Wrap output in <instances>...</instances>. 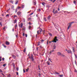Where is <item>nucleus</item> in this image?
Instances as JSON below:
<instances>
[{
  "instance_id": "de8ad7c7",
  "label": "nucleus",
  "mask_w": 77,
  "mask_h": 77,
  "mask_svg": "<svg viewBox=\"0 0 77 77\" xmlns=\"http://www.w3.org/2000/svg\"><path fill=\"white\" fill-rule=\"evenodd\" d=\"M16 70H17V71H18V68H16Z\"/></svg>"
},
{
  "instance_id": "f257e3e1",
  "label": "nucleus",
  "mask_w": 77,
  "mask_h": 77,
  "mask_svg": "<svg viewBox=\"0 0 77 77\" xmlns=\"http://www.w3.org/2000/svg\"><path fill=\"white\" fill-rule=\"evenodd\" d=\"M23 23L19 24V27H21V28H22L23 27Z\"/></svg>"
},
{
  "instance_id": "58836bf2",
  "label": "nucleus",
  "mask_w": 77,
  "mask_h": 77,
  "mask_svg": "<svg viewBox=\"0 0 77 77\" xmlns=\"http://www.w3.org/2000/svg\"><path fill=\"white\" fill-rule=\"evenodd\" d=\"M6 64H4L3 65V66H4L5 67V66H6Z\"/></svg>"
},
{
  "instance_id": "4468645a",
  "label": "nucleus",
  "mask_w": 77,
  "mask_h": 77,
  "mask_svg": "<svg viewBox=\"0 0 77 77\" xmlns=\"http://www.w3.org/2000/svg\"><path fill=\"white\" fill-rule=\"evenodd\" d=\"M9 2H10V3H14V1H9Z\"/></svg>"
},
{
  "instance_id": "69168bd1",
  "label": "nucleus",
  "mask_w": 77,
  "mask_h": 77,
  "mask_svg": "<svg viewBox=\"0 0 77 77\" xmlns=\"http://www.w3.org/2000/svg\"><path fill=\"white\" fill-rule=\"evenodd\" d=\"M0 24L1 26H2V23H1V22H0Z\"/></svg>"
},
{
  "instance_id": "393cba45",
  "label": "nucleus",
  "mask_w": 77,
  "mask_h": 77,
  "mask_svg": "<svg viewBox=\"0 0 77 77\" xmlns=\"http://www.w3.org/2000/svg\"><path fill=\"white\" fill-rule=\"evenodd\" d=\"M51 42H54L56 43V42H56V41H54H54H51Z\"/></svg>"
},
{
  "instance_id": "09e8293b",
  "label": "nucleus",
  "mask_w": 77,
  "mask_h": 77,
  "mask_svg": "<svg viewBox=\"0 0 77 77\" xmlns=\"http://www.w3.org/2000/svg\"><path fill=\"white\" fill-rule=\"evenodd\" d=\"M2 60H5V58H2Z\"/></svg>"
},
{
  "instance_id": "5fc2aeb1",
  "label": "nucleus",
  "mask_w": 77,
  "mask_h": 77,
  "mask_svg": "<svg viewBox=\"0 0 77 77\" xmlns=\"http://www.w3.org/2000/svg\"><path fill=\"white\" fill-rule=\"evenodd\" d=\"M2 20V18L0 17V20Z\"/></svg>"
},
{
  "instance_id": "412c9836",
  "label": "nucleus",
  "mask_w": 77,
  "mask_h": 77,
  "mask_svg": "<svg viewBox=\"0 0 77 77\" xmlns=\"http://www.w3.org/2000/svg\"><path fill=\"white\" fill-rule=\"evenodd\" d=\"M47 63L48 65H50V63L49 62V61L47 62Z\"/></svg>"
},
{
  "instance_id": "f03ea898",
  "label": "nucleus",
  "mask_w": 77,
  "mask_h": 77,
  "mask_svg": "<svg viewBox=\"0 0 77 77\" xmlns=\"http://www.w3.org/2000/svg\"><path fill=\"white\" fill-rule=\"evenodd\" d=\"M5 44L7 45H8L10 44V43L7 41H6Z\"/></svg>"
},
{
  "instance_id": "1a4fd4ad",
  "label": "nucleus",
  "mask_w": 77,
  "mask_h": 77,
  "mask_svg": "<svg viewBox=\"0 0 77 77\" xmlns=\"http://www.w3.org/2000/svg\"><path fill=\"white\" fill-rule=\"evenodd\" d=\"M57 54L58 55V56H61V53L59 52H58L57 53Z\"/></svg>"
},
{
  "instance_id": "9d476101",
  "label": "nucleus",
  "mask_w": 77,
  "mask_h": 77,
  "mask_svg": "<svg viewBox=\"0 0 77 77\" xmlns=\"http://www.w3.org/2000/svg\"><path fill=\"white\" fill-rule=\"evenodd\" d=\"M51 18V17L50 16V15H49L48 17V20H50Z\"/></svg>"
},
{
  "instance_id": "6e6d98bb",
  "label": "nucleus",
  "mask_w": 77,
  "mask_h": 77,
  "mask_svg": "<svg viewBox=\"0 0 77 77\" xmlns=\"http://www.w3.org/2000/svg\"><path fill=\"white\" fill-rule=\"evenodd\" d=\"M26 38L27 37V34H26Z\"/></svg>"
},
{
  "instance_id": "cd10ccee",
  "label": "nucleus",
  "mask_w": 77,
  "mask_h": 77,
  "mask_svg": "<svg viewBox=\"0 0 77 77\" xmlns=\"http://www.w3.org/2000/svg\"><path fill=\"white\" fill-rule=\"evenodd\" d=\"M9 17V15L8 14L6 15V17Z\"/></svg>"
},
{
  "instance_id": "6e6552de",
  "label": "nucleus",
  "mask_w": 77,
  "mask_h": 77,
  "mask_svg": "<svg viewBox=\"0 0 77 77\" xmlns=\"http://www.w3.org/2000/svg\"><path fill=\"white\" fill-rule=\"evenodd\" d=\"M71 27V24L70 23L68 27V29H69Z\"/></svg>"
},
{
  "instance_id": "0e129e2a",
  "label": "nucleus",
  "mask_w": 77,
  "mask_h": 77,
  "mask_svg": "<svg viewBox=\"0 0 77 77\" xmlns=\"http://www.w3.org/2000/svg\"><path fill=\"white\" fill-rule=\"evenodd\" d=\"M17 75H18V72H17Z\"/></svg>"
},
{
  "instance_id": "39448f33",
  "label": "nucleus",
  "mask_w": 77,
  "mask_h": 77,
  "mask_svg": "<svg viewBox=\"0 0 77 77\" xmlns=\"http://www.w3.org/2000/svg\"><path fill=\"white\" fill-rule=\"evenodd\" d=\"M22 21L23 22V24H24V23H25V22H26V20H25V19H22Z\"/></svg>"
},
{
  "instance_id": "dca6fc26",
  "label": "nucleus",
  "mask_w": 77,
  "mask_h": 77,
  "mask_svg": "<svg viewBox=\"0 0 77 77\" xmlns=\"http://www.w3.org/2000/svg\"><path fill=\"white\" fill-rule=\"evenodd\" d=\"M3 30H6V26H5L4 27H3Z\"/></svg>"
},
{
  "instance_id": "ddd939ff",
  "label": "nucleus",
  "mask_w": 77,
  "mask_h": 77,
  "mask_svg": "<svg viewBox=\"0 0 77 77\" xmlns=\"http://www.w3.org/2000/svg\"><path fill=\"white\" fill-rule=\"evenodd\" d=\"M39 31H37V34L36 35V38H37V36H38V35H39Z\"/></svg>"
},
{
  "instance_id": "49530a36",
  "label": "nucleus",
  "mask_w": 77,
  "mask_h": 77,
  "mask_svg": "<svg viewBox=\"0 0 77 77\" xmlns=\"http://www.w3.org/2000/svg\"><path fill=\"white\" fill-rule=\"evenodd\" d=\"M74 23V22H72L70 23V24H72V23Z\"/></svg>"
},
{
  "instance_id": "2f4dec72",
  "label": "nucleus",
  "mask_w": 77,
  "mask_h": 77,
  "mask_svg": "<svg viewBox=\"0 0 77 77\" xmlns=\"http://www.w3.org/2000/svg\"><path fill=\"white\" fill-rule=\"evenodd\" d=\"M40 48H43V47H42V46L40 45Z\"/></svg>"
},
{
  "instance_id": "864d4df0",
  "label": "nucleus",
  "mask_w": 77,
  "mask_h": 77,
  "mask_svg": "<svg viewBox=\"0 0 77 77\" xmlns=\"http://www.w3.org/2000/svg\"><path fill=\"white\" fill-rule=\"evenodd\" d=\"M31 57H33V56L32 54L31 55Z\"/></svg>"
},
{
  "instance_id": "f704fd0d",
  "label": "nucleus",
  "mask_w": 77,
  "mask_h": 77,
  "mask_svg": "<svg viewBox=\"0 0 77 77\" xmlns=\"http://www.w3.org/2000/svg\"><path fill=\"white\" fill-rule=\"evenodd\" d=\"M13 66H14V67L15 68V64H14V63H13Z\"/></svg>"
},
{
  "instance_id": "a878e982",
  "label": "nucleus",
  "mask_w": 77,
  "mask_h": 77,
  "mask_svg": "<svg viewBox=\"0 0 77 77\" xmlns=\"http://www.w3.org/2000/svg\"><path fill=\"white\" fill-rule=\"evenodd\" d=\"M61 56H63V57H65V55L63 54H61Z\"/></svg>"
},
{
  "instance_id": "a18cd8bd",
  "label": "nucleus",
  "mask_w": 77,
  "mask_h": 77,
  "mask_svg": "<svg viewBox=\"0 0 77 77\" xmlns=\"http://www.w3.org/2000/svg\"><path fill=\"white\" fill-rule=\"evenodd\" d=\"M75 58H76V59H77V55H75Z\"/></svg>"
},
{
  "instance_id": "603ef678",
  "label": "nucleus",
  "mask_w": 77,
  "mask_h": 77,
  "mask_svg": "<svg viewBox=\"0 0 77 77\" xmlns=\"http://www.w3.org/2000/svg\"><path fill=\"white\" fill-rule=\"evenodd\" d=\"M3 45L4 46V47H5V48H6V46L4 45Z\"/></svg>"
},
{
  "instance_id": "7c9ffc66",
  "label": "nucleus",
  "mask_w": 77,
  "mask_h": 77,
  "mask_svg": "<svg viewBox=\"0 0 77 77\" xmlns=\"http://www.w3.org/2000/svg\"><path fill=\"white\" fill-rule=\"evenodd\" d=\"M31 20V18L29 17L28 19V21H29V20Z\"/></svg>"
},
{
  "instance_id": "bf43d9fd",
  "label": "nucleus",
  "mask_w": 77,
  "mask_h": 77,
  "mask_svg": "<svg viewBox=\"0 0 77 77\" xmlns=\"http://www.w3.org/2000/svg\"><path fill=\"white\" fill-rule=\"evenodd\" d=\"M49 1H50L51 2H53V0H49Z\"/></svg>"
},
{
  "instance_id": "c9c22d12",
  "label": "nucleus",
  "mask_w": 77,
  "mask_h": 77,
  "mask_svg": "<svg viewBox=\"0 0 77 77\" xmlns=\"http://www.w3.org/2000/svg\"><path fill=\"white\" fill-rule=\"evenodd\" d=\"M33 13H31L29 15H32V14H33Z\"/></svg>"
},
{
  "instance_id": "b1692460",
  "label": "nucleus",
  "mask_w": 77,
  "mask_h": 77,
  "mask_svg": "<svg viewBox=\"0 0 77 77\" xmlns=\"http://www.w3.org/2000/svg\"><path fill=\"white\" fill-rule=\"evenodd\" d=\"M49 36H52V34L50 33H49Z\"/></svg>"
},
{
  "instance_id": "ea45409f",
  "label": "nucleus",
  "mask_w": 77,
  "mask_h": 77,
  "mask_svg": "<svg viewBox=\"0 0 77 77\" xmlns=\"http://www.w3.org/2000/svg\"><path fill=\"white\" fill-rule=\"evenodd\" d=\"M73 52H74V51L75 50V49L74 48H73Z\"/></svg>"
},
{
  "instance_id": "c85d7f7f",
  "label": "nucleus",
  "mask_w": 77,
  "mask_h": 77,
  "mask_svg": "<svg viewBox=\"0 0 77 77\" xmlns=\"http://www.w3.org/2000/svg\"><path fill=\"white\" fill-rule=\"evenodd\" d=\"M42 3V5H43V6H45V3H44V2Z\"/></svg>"
},
{
  "instance_id": "680f3d73",
  "label": "nucleus",
  "mask_w": 77,
  "mask_h": 77,
  "mask_svg": "<svg viewBox=\"0 0 77 77\" xmlns=\"http://www.w3.org/2000/svg\"><path fill=\"white\" fill-rule=\"evenodd\" d=\"M36 50H37V51L38 50V48H36Z\"/></svg>"
},
{
  "instance_id": "5701e85b",
  "label": "nucleus",
  "mask_w": 77,
  "mask_h": 77,
  "mask_svg": "<svg viewBox=\"0 0 77 77\" xmlns=\"http://www.w3.org/2000/svg\"><path fill=\"white\" fill-rule=\"evenodd\" d=\"M25 6L24 5H22V8H24L25 7Z\"/></svg>"
},
{
  "instance_id": "c756f323",
  "label": "nucleus",
  "mask_w": 77,
  "mask_h": 77,
  "mask_svg": "<svg viewBox=\"0 0 77 77\" xmlns=\"http://www.w3.org/2000/svg\"><path fill=\"white\" fill-rule=\"evenodd\" d=\"M31 59L32 61H33V60H34V59L33 58V57H31Z\"/></svg>"
},
{
  "instance_id": "f8f14e48",
  "label": "nucleus",
  "mask_w": 77,
  "mask_h": 77,
  "mask_svg": "<svg viewBox=\"0 0 77 77\" xmlns=\"http://www.w3.org/2000/svg\"><path fill=\"white\" fill-rule=\"evenodd\" d=\"M42 29H40V33H42Z\"/></svg>"
},
{
  "instance_id": "0eeeda50",
  "label": "nucleus",
  "mask_w": 77,
  "mask_h": 77,
  "mask_svg": "<svg viewBox=\"0 0 77 77\" xmlns=\"http://www.w3.org/2000/svg\"><path fill=\"white\" fill-rule=\"evenodd\" d=\"M22 30H26V27L25 26L22 27Z\"/></svg>"
},
{
  "instance_id": "338daca9",
  "label": "nucleus",
  "mask_w": 77,
  "mask_h": 77,
  "mask_svg": "<svg viewBox=\"0 0 77 77\" xmlns=\"http://www.w3.org/2000/svg\"><path fill=\"white\" fill-rule=\"evenodd\" d=\"M23 36H24V33H23Z\"/></svg>"
},
{
  "instance_id": "4d7b16f0",
  "label": "nucleus",
  "mask_w": 77,
  "mask_h": 77,
  "mask_svg": "<svg viewBox=\"0 0 77 77\" xmlns=\"http://www.w3.org/2000/svg\"><path fill=\"white\" fill-rule=\"evenodd\" d=\"M75 3H76L75 1H74V4H75Z\"/></svg>"
},
{
  "instance_id": "bb28decb",
  "label": "nucleus",
  "mask_w": 77,
  "mask_h": 77,
  "mask_svg": "<svg viewBox=\"0 0 77 77\" xmlns=\"http://www.w3.org/2000/svg\"><path fill=\"white\" fill-rule=\"evenodd\" d=\"M54 51V50H53L52 51H51L50 52V54L51 53H53Z\"/></svg>"
},
{
  "instance_id": "c03bdc74",
  "label": "nucleus",
  "mask_w": 77,
  "mask_h": 77,
  "mask_svg": "<svg viewBox=\"0 0 77 77\" xmlns=\"http://www.w3.org/2000/svg\"><path fill=\"white\" fill-rule=\"evenodd\" d=\"M23 72H26V71H25V70L24 69H23Z\"/></svg>"
},
{
  "instance_id": "e2e57ef3",
  "label": "nucleus",
  "mask_w": 77,
  "mask_h": 77,
  "mask_svg": "<svg viewBox=\"0 0 77 77\" xmlns=\"http://www.w3.org/2000/svg\"><path fill=\"white\" fill-rule=\"evenodd\" d=\"M41 42H43L44 41V40H42L41 41Z\"/></svg>"
},
{
  "instance_id": "3c124183",
  "label": "nucleus",
  "mask_w": 77,
  "mask_h": 77,
  "mask_svg": "<svg viewBox=\"0 0 77 77\" xmlns=\"http://www.w3.org/2000/svg\"><path fill=\"white\" fill-rule=\"evenodd\" d=\"M15 27H17V24H16L15 25Z\"/></svg>"
},
{
  "instance_id": "9b49d317",
  "label": "nucleus",
  "mask_w": 77,
  "mask_h": 77,
  "mask_svg": "<svg viewBox=\"0 0 77 77\" xmlns=\"http://www.w3.org/2000/svg\"><path fill=\"white\" fill-rule=\"evenodd\" d=\"M17 15H18V16H20V15H21V12H18Z\"/></svg>"
},
{
  "instance_id": "e433bc0d",
  "label": "nucleus",
  "mask_w": 77,
  "mask_h": 77,
  "mask_svg": "<svg viewBox=\"0 0 77 77\" xmlns=\"http://www.w3.org/2000/svg\"><path fill=\"white\" fill-rule=\"evenodd\" d=\"M56 74H58V75H59V74H60L59 73H57V72H56Z\"/></svg>"
},
{
  "instance_id": "4be33fe9",
  "label": "nucleus",
  "mask_w": 77,
  "mask_h": 77,
  "mask_svg": "<svg viewBox=\"0 0 77 77\" xmlns=\"http://www.w3.org/2000/svg\"><path fill=\"white\" fill-rule=\"evenodd\" d=\"M26 48H25L23 51L24 53H25V52H26Z\"/></svg>"
},
{
  "instance_id": "a211bd4d",
  "label": "nucleus",
  "mask_w": 77,
  "mask_h": 77,
  "mask_svg": "<svg viewBox=\"0 0 77 77\" xmlns=\"http://www.w3.org/2000/svg\"><path fill=\"white\" fill-rule=\"evenodd\" d=\"M18 1H16V2L15 3V5H17V4H18Z\"/></svg>"
},
{
  "instance_id": "423d86ee",
  "label": "nucleus",
  "mask_w": 77,
  "mask_h": 77,
  "mask_svg": "<svg viewBox=\"0 0 77 77\" xmlns=\"http://www.w3.org/2000/svg\"><path fill=\"white\" fill-rule=\"evenodd\" d=\"M57 38V37H55V38L54 39V41H57L58 40Z\"/></svg>"
},
{
  "instance_id": "2eb2a0df",
  "label": "nucleus",
  "mask_w": 77,
  "mask_h": 77,
  "mask_svg": "<svg viewBox=\"0 0 77 77\" xmlns=\"http://www.w3.org/2000/svg\"><path fill=\"white\" fill-rule=\"evenodd\" d=\"M12 55L13 56V57L14 58V59H15V58H16V56H14V55Z\"/></svg>"
},
{
  "instance_id": "20e7f679",
  "label": "nucleus",
  "mask_w": 77,
  "mask_h": 77,
  "mask_svg": "<svg viewBox=\"0 0 77 77\" xmlns=\"http://www.w3.org/2000/svg\"><path fill=\"white\" fill-rule=\"evenodd\" d=\"M67 52L68 53H69V54H70L71 53H72V52H71V51L70 50H68Z\"/></svg>"
},
{
  "instance_id": "79ce46f5",
  "label": "nucleus",
  "mask_w": 77,
  "mask_h": 77,
  "mask_svg": "<svg viewBox=\"0 0 77 77\" xmlns=\"http://www.w3.org/2000/svg\"><path fill=\"white\" fill-rule=\"evenodd\" d=\"M58 11H57V10H56L55 12V14L56 13H57Z\"/></svg>"
},
{
  "instance_id": "6ab92c4d",
  "label": "nucleus",
  "mask_w": 77,
  "mask_h": 77,
  "mask_svg": "<svg viewBox=\"0 0 77 77\" xmlns=\"http://www.w3.org/2000/svg\"><path fill=\"white\" fill-rule=\"evenodd\" d=\"M63 76V74H62V75H59V76L60 77H62Z\"/></svg>"
},
{
  "instance_id": "13d9d810",
  "label": "nucleus",
  "mask_w": 77,
  "mask_h": 77,
  "mask_svg": "<svg viewBox=\"0 0 77 77\" xmlns=\"http://www.w3.org/2000/svg\"><path fill=\"white\" fill-rule=\"evenodd\" d=\"M38 75L39 77H40V76H41V74L40 73H39Z\"/></svg>"
},
{
  "instance_id": "37998d69",
  "label": "nucleus",
  "mask_w": 77,
  "mask_h": 77,
  "mask_svg": "<svg viewBox=\"0 0 77 77\" xmlns=\"http://www.w3.org/2000/svg\"><path fill=\"white\" fill-rule=\"evenodd\" d=\"M34 5H36V3L35 2H34Z\"/></svg>"
},
{
  "instance_id": "8fccbe9b",
  "label": "nucleus",
  "mask_w": 77,
  "mask_h": 77,
  "mask_svg": "<svg viewBox=\"0 0 77 77\" xmlns=\"http://www.w3.org/2000/svg\"><path fill=\"white\" fill-rule=\"evenodd\" d=\"M0 72H3V71L2 70H0Z\"/></svg>"
},
{
  "instance_id": "774afa93",
  "label": "nucleus",
  "mask_w": 77,
  "mask_h": 77,
  "mask_svg": "<svg viewBox=\"0 0 77 77\" xmlns=\"http://www.w3.org/2000/svg\"><path fill=\"white\" fill-rule=\"evenodd\" d=\"M57 10H58V11H60V9H59V8H58Z\"/></svg>"
},
{
  "instance_id": "a19ab883",
  "label": "nucleus",
  "mask_w": 77,
  "mask_h": 77,
  "mask_svg": "<svg viewBox=\"0 0 77 77\" xmlns=\"http://www.w3.org/2000/svg\"><path fill=\"white\" fill-rule=\"evenodd\" d=\"M17 15H14V18H15V17H17Z\"/></svg>"
},
{
  "instance_id": "473e14b6",
  "label": "nucleus",
  "mask_w": 77,
  "mask_h": 77,
  "mask_svg": "<svg viewBox=\"0 0 77 77\" xmlns=\"http://www.w3.org/2000/svg\"><path fill=\"white\" fill-rule=\"evenodd\" d=\"M11 75L10 74H9L8 75V77H11Z\"/></svg>"
},
{
  "instance_id": "72a5a7b5",
  "label": "nucleus",
  "mask_w": 77,
  "mask_h": 77,
  "mask_svg": "<svg viewBox=\"0 0 77 77\" xmlns=\"http://www.w3.org/2000/svg\"><path fill=\"white\" fill-rule=\"evenodd\" d=\"M54 11H55V9H54L53 11V13H54V14H55V12H54Z\"/></svg>"
},
{
  "instance_id": "f3484780",
  "label": "nucleus",
  "mask_w": 77,
  "mask_h": 77,
  "mask_svg": "<svg viewBox=\"0 0 77 77\" xmlns=\"http://www.w3.org/2000/svg\"><path fill=\"white\" fill-rule=\"evenodd\" d=\"M43 20L45 21H47V19H46V18L45 17H44Z\"/></svg>"
},
{
  "instance_id": "7ed1b4c3",
  "label": "nucleus",
  "mask_w": 77,
  "mask_h": 77,
  "mask_svg": "<svg viewBox=\"0 0 77 77\" xmlns=\"http://www.w3.org/2000/svg\"><path fill=\"white\" fill-rule=\"evenodd\" d=\"M54 26L56 29H58V27H59V25L57 24L54 25Z\"/></svg>"
},
{
  "instance_id": "4c0bfd02",
  "label": "nucleus",
  "mask_w": 77,
  "mask_h": 77,
  "mask_svg": "<svg viewBox=\"0 0 77 77\" xmlns=\"http://www.w3.org/2000/svg\"><path fill=\"white\" fill-rule=\"evenodd\" d=\"M56 0H54L53 1H52V2H53V3H54V2H56Z\"/></svg>"
},
{
  "instance_id": "052dcab7",
  "label": "nucleus",
  "mask_w": 77,
  "mask_h": 77,
  "mask_svg": "<svg viewBox=\"0 0 77 77\" xmlns=\"http://www.w3.org/2000/svg\"><path fill=\"white\" fill-rule=\"evenodd\" d=\"M21 8L20 7H18V9H20Z\"/></svg>"
},
{
  "instance_id": "aec40b11",
  "label": "nucleus",
  "mask_w": 77,
  "mask_h": 77,
  "mask_svg": "<svg viewBox=\"0 0 77 77\" xmlns=\"http://www.w3.org/2000/svg\"><path fill=\"white\" fill-rule=\"evenodd\" d=\"M17 19H15V20L14 21V23H17Z\"/></svg>"
}]
</instances>
